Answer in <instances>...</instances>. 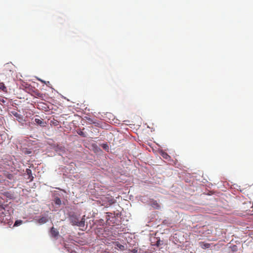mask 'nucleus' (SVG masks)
I'll return each mask as SVG.
<instances>
[{
  "label": "nucleus",
  "instance_id": "nucleus-22",
  "mask_svg": "<svg viewBox=\"0 0 253 253\" xmlns=\"http://www.w3.org/2000/svg\"><path fill=\"white\" fill-rule=\"evenodd\" d=\"M138 250L137 249H133L129 251V253H137Z\"/></svg>",
  "mask_w": 253,
  "mask_h": 253
},
{
  "label": "nucleus",
  "instance_id": "nucleus-14",
  "mask_svg": "<svg viewBox=\"0 0 253 253\" xmlns=\"http://www.w3.org/2000/svg\"><path fill=\"white\" fill-rule=\"evenodd\" d=\"M27 174L29 175L30 178H31V181L33 180V176L32 174V170L30 169H27L26 170Z\"/></svg>",
  "mask_w": 253,
  "mask_h": 253
},
{
  "label": "nucleus",
  "instance_id": "nucleus-21",
  "mask_svg": "<svg viewBox=\"0 0 253 253\" xmlns=\"http://www.w3.org/2000/svg\"><path fill=\"white\" fill-rule=\"evenodd\" d=\"M35 94H36V96L39 98H42L43 96V94L39 91L36 92Z\"/></svg>",
  "mask_w": 253,
  "mask_h": 253
},
{
  "label": "nucleus",
  "instance_id": "nucleus-9",
  "mask_svg": "<svg viewBox=\"0 0 253 253\" xmlns=\"http://www.w3.org/2000/svg\"><path fill=\"white\" fill-rule=\"evenodd\" d=\"M50 233H51L52 237H54V238L57 237L59 235L58 231L56 229L54 228L53 227H52L51 228Z\"/></svg>",
  "mask_w": 253,
  "mask_h": 253
},
{
  "label": "nucleus",
  "instance_id": "nucleus-24",
  "mask_svg": "<svg viewBox=\"0 0 253 253\" xmlns=\"http://www.w3.org/2000/svg\"><path fill=\"white\" fill-rule=\"evenodd\" d=\"M153 205L154 206H157L158 205V204L157 203V202L156 201H155V202L153 203Z\"/></svg>",
  "mask_w": 253,
  "mask_h": 253
},
{
  "label": "nucleus",
  "instance_id": "nucleus-5",
  "mask_svg": "<svg viewBox=\"0 0 253 253\" xmlns=\"http://www.w3.org/2000/svg\"><path fill=\"white\" fill-rule=\"evenodd\" d=\"M151 244L152 246H156L159 247L163 244V241L159 238L153 237L150 239Z\"/></svg>",
  "mask_w": 253,
  "mask_h": 253
},
{
  "label": "nucleus",
  "instance_id": "nucleus-6",
  "mask_svg": "<svg viewBox=\"0 0 253 253\" xmlns=\"http://www.w3.org/2000/svg\"><path fill=\"white\" fill-rule=\"evenodd\" d=\"M53 194L54 197L58 196L62 200H64L65 198H67V193L63 190H60L59 191H54Z\"/></svg>",
  "mask_w": 253,
  "mask_h": 253
},
{
  "label": "nucleus",
  "instance_id": "nucleus-2",
  "mask_svg": "<svg viewBox=\"0 0 253 253\" xmlns=\"http://www.w3.org/2000/svg\"><path fill=\"white\" fill-rule=\"evenodd\" d=\"M10 207H0V222L8 223L11 219Z\"/></svg>",
  "mask_w": 253,
  "mask_h": 253
},
{
  "label": "nucleus",
  "instance_id": "nucleus-25",
  "mask_svg": "<svg viewBox=\"0 0 253 253\" xmlns=\"http://www.w3.org/2000/svg\"><path fill=\"white\" fill-rule=\"evenodd\" d=\"M115 214H116L117 216L121 215V212H119Z\"/></svg>",
  "mask_w": 253,
  "mask_h": 253
},
{
  "label": "nucleus",
  "instance_id": "nucleus-11",
  "mask_svg": "<svg viewBox=\"0 0 253 253\" xmlns=\"http://www.w3.org/2000/svg\"><path fill=\"white\" fill-rule=\"evenodd\" d=\"M114 245L115 247L117 249H119L121 251H124L125 250V246L120 244L119 242H115L114 243Z\"/></svg>",
  "mask_w": 253,
  "mask_h": 253
},
{
  "label": "nucleus",
  "instance_id": "nucleus-10",
  "mask_svg": "<svg viewBox=\"0 0 253 253\" xmlns=\"http://www.w3.org/2000/svg\"><path fill=\"white\" fill-rule=\"evenodd\" d=\"M200 246L203 249H206L211 247V244L209 243H205L204 242H200L199 243Z\"/></svg>",
  "mask_w": 253,
  "mask_h": 253
},
{
  "label": "nucleus",
  "instance_id": "nucleus-12",
  "mask_svg": "<svg viewBox=\"0 0 253 253\" xmlns=\"http://www.w3.org/2000/svg\"><path fill=\"white\" fill-rule=\"evenodd\" d=\"M62 199H60L58 196H56L54 197V201L55 203L57 205H61L62 204Z\"/></svg>",
  "mask_w": 253,
  "mask_h": 253
},
{
  "label": "nucleus",
  "instance_id": "nucleus-13",
  "mask_svg": "<svg viewBox=\"0 0 253 253\" xmlns=\"http://www.w3.org/2000/svg\"><path fill=\"white\" fill-rule=\"evenodd\" d=\"M0 89L4 92H7V88L3 83H0Z\"/></svg>",
  "mask_w": 253,
  "mask_h": 253
},
{
  "label": "nucleus",
  "instance_id": "nucleus-26",
  "mask_svg": "<svg viewBox=\"0 0 253 253\" xmlns=\"http://www.w3.org/2000/svg\"><path fill=\"white\" fill-rule=\"evenodd\" d=\"M40 81L41 82H42V83H45V82H44V81H42V80H40Z\"/></svg>",
  "mask_w": 253,
  "mask_h": 253
},
{
  "label": "nucleus",
  "instance_id": "nucleus-1",
  "mask_svg": "<svg viewBox=\"0 0 253 253\" xmlns=\"http://www.w3.org/2000/svg\"><path fill=\"white\" fill-rule=\"evenodd\" d=\"M14 73V67L12 65L9 64L5 65L1 73L2 79L8 82H10L13 78Z\"/></svg>",
  "mask_w": 253,
  "mask_h": 253
},
{
  "label": "nucleus",
  "instance_id": "nucleus-17",
  "mask_svg": "<svg viewBox=\"0 0 253 253\" xmlns=\"http://www.w3.org/2000/svg\"><path fill=\"white\" fill-rule=\"evenodd\" d=\"M23 223V221L22 220H17L15 221L14 226H18L22 224Z\"/></svg>",
  "mask_w": 253,
  "mask_h": 253
},
{
  "label": "nucleus",
  "instance_id": "nucleus-20",
  "mask_svg": "<svg viewBox=\"0 0 253 253\" xmlns=\"http://www.w3.org/2000/svg\"><path fill=\"white\" fill-rule=\"evenodd\" d=\"M101 147L105 150L108 151L109 150V146L107 144H102L101 145Z\"/></svg>",
  "mask_w": 253,
  "mask_h": 253
},
{
  "label": "nucleus",
  "instance_id": "nucleus-4",
  "mask_svg": "<svg viewBox=\"0 0 253 253\" xmlns=\"http://www.w3.org/2000/svg\"><path fill=\"white\" fill-rule=\"evenodd\" d=\"M70 220L73 225H77L79 227H84V220L83 218L81 220L76 214H72L70 215Z\"/></svg>",
  "mask_w": 253,
  "mask_h": 253
},
{
  "label": "nucleus",
  "instance_id": "nucleus-8",
  "mask_svg": "<svg viewBox=\"0 0 253 253\" xmlns=\"http://www.w3.org/2000/svg\"><path fill=\"white\" fill-rule=\"evenodd\" d=\"M34 121L36 124L41 126H45L46 124V122H44L42 119H35Z\"/></svg>",
  "mask_w": 253,
  "mask_h": 253
},
{
  "label": "nucleus",
  "instance_id": "nucleus-23",
  "mask_svg": "<svg viewBox=\"0 0 253 253\" xmlns=\"http://www.w3.org/2000/svg\"><path fill=\"white\" fill-rule=\"evenodd\" d=\"M101 223L102 224V225L103 226V224L104 223L103 219L100 220L99 221H98V223Z\"/></svg>",
  "mask_w": 253,
  "mask_h": 253
},
{
  "label": "nucleus",
  "instance_id": "nucleus-18",
  "mask_svg": "<svg viewBox=\"0 0 253 253\" xmlns=\"http://www.w3.org/2000/svg\"><path fill=\"white\" fill-rule=\"evenodd\" d=\"M13 115L14 116H15L16 118H17L18 119V121L19 122H20L21 120H22V119L21 118V116L20 115H19L18 113H17V112H15V113H13Z\"/></svg>",
  "mask_w": 253,
  "mask_h": 253
},
{
  "label": "nucleus",
  "instance_id": "nucleus-16",
  "mask_svg": "<svg viewBox=\"0 0 253 253\" xmlns=\"http://www.w3.org/2000/svg\"><path fill=\"white\" fill-rule=\"evenodd\" d=\"M47 221V219L46 217H42L39 219V222L40 223H44L46 222Z\"/></svg>",
  "mask_w": 253,
  "mask_h": 253
},
{
  "label": "nucleus",
  "instance_id": "nucleus-19",
  "mask_svg": "<svg viewBox=\"0 0 253 253\" xmlns=\"http://www.w3.org/2000/svg\"><path fill=\"white\" fill-rule=\"evenodd\" d=\"M240 202H238L237 204L238 205H244V204H247L248 203L246 202H243V200H244V198H240V199H239Z\"/></svg>",
  "mask_w": 253,
  "mask_h": 253
},
{
  "label": "nucleus",
  "instance_id": "nucleus-27",
  "mask_svg": "<svg viewBox=\"0 0 253 253\" xmlns=\"http://www.w3.org/2000/svg\"><path fill=\"white\" fill-rule=\"evenodd\" d=\"M252 206H253V201H252Z\"/></svg>",
  "mask_w": 253,
  "mask_h": 253
},
{
  "label": "nucleus",
  "instance_id": "nucleus-3",
  "mask_svg": "<svg viewBox=\"0 0 253 253\" xmlns=\"http://www.w3.org/2000/svg\"><path fill=\"white\" fill-rule=\"evenodd\" d=\"M100 200H98L96 201V204L99 205L100 204L101 206H111L115 202L114 199L113 197L110 195H102L101 197L100 198Z\"/></svg>",
  "mask_w": 253,
  "mask_h": 253
},
{
  "label": "nucleus",
  "instance_id": "nucleus-7",
  "mask_svg": "<svg viewBox=\"0 0 253 253\" xmlns=\"http://www.w3.org/2000/svg\"><path fill=\"white\" fill-rule=\"evenodd\" d=\"M95 234L99 237H100L101 235H102L103 237H105V235L106 234L103 227H99L96 229Z\"/></svg>",
  "mask_w": 253,
  "mask_h": 253
},
{
  "label": "nucleus",
  "instance_id": "nucleus-15",
  "mask_svg": "<svg viewBox=\"0 0 253 253\" xmlns=\"http://www.w3.org/2000/svg\"><path fill=\"white\" fill-rule=\"evenodd\" d=\"M161 155L163 158L166 160H168L170 158V156L166 152H162Z\"/></svg>",
  "mask_w": 253,
  "mask_h": 253
}]
</instances>
